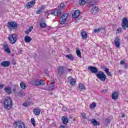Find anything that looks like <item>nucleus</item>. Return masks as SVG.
Returning <instances> with one entry per match:
<instances>
[{"label":"nucleus","instance_id":"nucleus-1","mask_svg":"<svg viewBox=\"0 0 128 128\" xmlns=\"http://www.w3.org/2000/svg\"><path fill=\"white\" fill-rule=\"evenodd\" d=\"M4 106L6 110H10L12 108V100L10 97L7 96L5 98Z\"/></svg>","mask_w":128,"mask_h":128},{"label":"nucleus","instance_id":"nucleus-44","mask_svg":"<svg viewBox=\"0 0 128 128\" xmlns=\"http://www.w3.org/2000/svg\"><path fill=\"white\" fill-rule=\"evenodd\" d=\"M54 83H51L50 84V90H54Z\"/></svg>","mask_w":128,"mask_h":128},{"label":"nucleus","instance_id":"nucleus-13","mask_svg":"<svg viewBox=\"0 0 128 128\" xmlns=\"http://www.w3.org/2000/svg\"><path fill=\"white\" fill-rule=\"evenodd\" d=\"M10 62L9 60L4 61L1 63V66H4V68H8V66H10Z\"/></svg>","mask_w":128,"mask_h":128},{"label":"nucleus","instance_id":"nucleus-47","mask_svg":"<svg viewBox=\"0 0 128 128\" xmlns=\"http://www.w3.org/2000/svg\"><path fill=\"white\" fill-rule=\"evenodd\" d=\"M4 86V84H2L0 83V90H2V88Z\"/></svg>","mask_w":128,"mask_h":128},{"label":"nucleus","instance_id":"nucleus-2","mask_svg":"<svg viewBox=\"0 0 128 128\" xmlns=\"http://www.w3.org/2000/svg\"><path fill=\"white\" fill-rule=\"evenodd\" d=\"M96 76H97L98 78L100 80L101 82H104L106 78V75L102 71H98L96 74Z\"/></svg>","mask_w":128,"mask_h":128},{"label":"nucleus","instance_id":"nucleus-43","mask_svg":"<svg viewBox=\"0 0 128 128\" xmlns=\"http://www.w3.org/2000/svg\"><path fill=\"white\" fill-rule=\"evenodd\" d=\"M33 29H34V27H33V26H30V27L28 28V32H32V30Z\"/></svg>","mask_w":128,"mask_h":128},{"label":"nucleus","instance_id":"nucleus-50","mask_svg":"<svg viewBox=\"0 0 128 128\" xmlns=\"http://www.w3.org/2000/svg\"><path fill=\"white\" fill-rule=\"evenodd\" d=\"M66 126H64V125H60V126H59V128H65Z\"/></svg>","mask_w":128,"mask_h":128},{"label":"nucleus","instance_id":"nucleus-40","mask_svg":"<svg viewBox=\"0 0 128 128\" xmlns=\"http://www.w3.org/2000/svg\"><path fill=\"white\" fill-rule=\"evenodd\" d=\"M100 30H102V28H99L98 29H94V32H100Z\"/></svg>","mask_w":128,"mask_h":128},{"label":"nucleus","instance_id":"nucleus-35","mask_svg":"<svg viewBox=\"0 0 128 128\" xmlns=\"http://www.w3.org/2000/svg\"><path fill=\"white\" fill-rule=\"evenodd\" d=\"M65 72L66 74H68V72H72V68H65Z\"/></svg>","mask_w":128,"mask_h":128},{"label":"nucleus","instance_id":"nucleus-26","mask_svg":"<svg viewBox=\"0 0 128 128\" xmlns=\"http://www.w3.org/2000/svg\"><path fill=\"white\" fill-rule=\"evenodd\" d=\"M24 40L26 42H30L32 39V38H30V36H24Z\"/></svg>","mask_w":128,"mask_h":128},{"label":"nucleus","instance_id":"nucleus-56","mask_svg":"<svg viewBox=\"0 0 128 128\" xmlns=\"http://www.w3.org/2000/svg\"><path fill=\"white\" fill-rule=\"evenodd\" d=\"M118 10H120L122 8H121L120 7H118Z\"/></svg>","mask_w":128,"mask_h":128},{"label":"nucleus","instance_id":"nucleus-53","mask_svg":"<svg viewBox=\"0 0 128 128\" xmlns=\"http://www.w3.org/2000/svg\"><path fill=\"white\" fill-rule=\"evenodd\" d=\"M16 88H14L13 89V92H14H14H16Z\"/></svg>","mask_w":128,"mask_h":128},{"label":"nucleus","instance_id":"nucleus-16","mask_svg":"<svg viewBox=\"0 0 128 128\" xmlns=\"http://www.w3.org/2000/svg\"><path fill=\"white\" fill-rule=\"evenodd\" d=\"M62 122L63 124H66L68 122V118L66 116H63L62 118Z\"/></svg>","mask_w":128,"mask_h":128},{"label":"nucleus","instance_id":"nucleus-28","mask_svg":"<svg viewBox=\"0 0 128 128\" xmlns=\"http://www.w3.org/2000/svg\"><path fill=\"white\" fill-rule=\"evenodd\" d=\"M66 58H68V60H74V56H72V54H68V55H66Z\"/></svg>","mask_w":128,"mask_h":128},{"label":"nucleus","instance_id":"nucleus-22","mask_svg":"<svg viewBox=\"0 0 128 128\" xmlns=\"http://www.w3.org/2000/svg\"><path fill=\"white\" fill-rule=\"evenodd\" d=\"M4 91L7 94H12V88L10 86H8L4 88Z\"/></svg>","mask_w":128,"mask_h":128},{"label":"nucleus","instance_id":"nucleus-8","mask_svg":"<svg viewBox=\"0 0 128 128\" xmlns=\"http://www.w3.org/2000/svg\"><path fill=\"white\" fill-rule=\"evenodd\" d=\"M62 10L58 9V10H57L55 8L52 12L51 14L55 16H62Z\"/></svg>","mask_w":128,"mask_h":128},{"label":"nucleus","instance_id":"nucleus-10","mask_svg":"<svg viewBox=\"0 0 128 128\" xmlns=\"http://www.w3.org/2000/svg\"><path fill=\"white\" fill-rule=\"evenodd\" d=\"M88 70L92 72V74H98V69L96 67L90 66L88 68Z\"/></svg>","mask_w":128,"mask_h":128},{"label":"nucleus","instance_id":"nucleus-24","mask_svg":"<svg viewBox=\"0 0 128 128\" xmlns=\"http://www.w3.org/2000/svg\"><path fill=\"white\" fill-rule=\"evenodd\" d=\"M34 113L36 116H39V114H40V108H35L34 110Z\"/></svg>","mask_w":128,"mask_h":128},{"label":"nucleus","instance_id":"nucleus-51","mask_svg":"<svg viewBox=\"0 0 128 128\" xmlns=\"http://www.w3.org/2000/svg\"><path fill=\"white\" fill-rule=\"evenodd\" d=\"M102 92H106V90H102Z\"/></svg>","mask_w":128,"mask_h":128},{"label":"nucleus","instance_id":"nucleus-52","mask_svg":"<svg viewBox=\"0 0 128 128\" xmlns=\"http://www.w3.org/2000/svg\"><path fill=\"white\" fill-rule=\"evenodd\" d=\"M66 52H70V48H68L66 49Z\"/></svg>","mask_w":128,"mask_h":128},{"label":"nucleus","instance_id":"nucleus-14","mask_svg":"<svg viewBox=\"0 0 128 128\" xmlns=\"http://www.w3.org/2000/svg\"><path fill=\"white\" fill-rule=\"evenodd\" d=\"M68 80H70V84L72 86H74L76 84V80L74 78H72V77L70 76L68 78Z\"/></svg>","mask_w":128,"mask_h":128},{"label":"nucleus","instance_id":"nucleus-39","mask_svg":"<svg viewBox=\"0 0 128 128\" xmlns=\"http://www.w3.org/2000/svg\"><path fill=\"white\" fill-rule=\"evenodd\" d=\"M96 106V104L95 103H92L90 105V108H94Z\"/></svg>","mask_w":128,"mask_h":128},{"label":"nucleus","instance_id":"nucleus-49","mask_svg":"<svg viewBox=\"0 0 128 128\" xmlns=\"http://www.w3.org/2000/svg\"><path fill=\"white\" fill-rule=\"evenodd\" d=\"M124 64V68H128V64L126 63H125Z\"/></svg>","mask_w":128,"mask_h":128},{"label":"nucleus","instance_id":"nucleus-15","mask_svg":"<svg viewBox=\"0 0 128 128\" xmlns=\"http://www.w3.org/2000/svg\"><path fill=\"white\" fill-rule=\"evenodd\" d=\"M99 10H100L98 9V8L96 6H94L91 10V12L93 14H98V12Z\"/></svg>","mask_w":128,"mask_h":128},{"label":"nucleus","instance_id":"nucleus-37","mask_svg":"<svg viewBox=\"0 0 128 128\" xmlns=\"http://www.w3.org/2000/svg\"><path fill=\"white\" fill-rule=\"evenodd\" d=\"M40 28H43L46 27V24L41 22L40 23Z\"/></svg>","mask_w":128,"mask_h":128},{"label":"nucleus","instance_id":"nucleus-18","mask_svg":"<svg viewBox=\"0 0 128 128\" xmlns=\"http://www.w3.org/2000/svg\"><path fill=\"white\" fill-rule=\"evenodd\" d=\"M102 68L104 69V72H105L106 74H107V76H112V74H110V70L106 68V66H104Z\"/></svg>","mask_w":128,"mask_h":128},{"label":"nucleus","instance_id":"nucleus-30","mask_svg":"<svg viewBox=\"0 0 128 128\" xmlns=\"http://www.w3.org/2000/svg\"><path fill=\"white\" fill-rule=\"evenodd\" d=\"M65 6H64V4L62 3L60 4V6L58 7V10H62H62L64 8Z\"/></svg>","mask_w":128,"mask_h":128},{"label":"nucleus","instance_id":"nucleus-57","mask_svg":"<svg viewBox=\"0 0 128 128\" xmlns=\"http://www.w3.org/2000/svg\"><path fill=\"white\" fill-rule=\"evenodd\" d=\"M22 52V49H20V52Z\"/></svg>","mask_w":128,"mask_h":128},{"label":"nucleus","instance_id":"nucleus-34","mask_svg":"<svg viewBox=\"0 0 128 128\" xmlns=\"http://www.w3.org/2000/svg\"><path fill=\"white\" fill-rule=\"evenodd\" d=\"M120 32H122V28L119 27L116 31V34H120Z\"/></svg>","mask_w":128,"mask_h":128},{"label":"nucleus","instance_id":"nucleus-31","mask_svg":"<svg viewBox=\"0 0 128 128\" xmlns=\"http://www.w3.org/2000/svg\"><path fill=\"white\" fill-rule=\"evenodd\" d=\"M76 54L78 58H82V53L80 52V50L78 49L76 51Z\"/></svg>","mask_w":128,"mask_h":128},{"label":"nucleus","instance_id":"nucleus-38","mask_svg":"<svg viewBox=\"0 0 128 128\" xmlns=\"http://www.w3.org/2000/svg\"><path fill=\"white\" fill-rule=\"evenodd\" d=\"M31 123L34 126H36V120H34V118H31Z\"/></svg>","mask_w":128,"mask_h":128},{"label":"nucleus","instance_id":"nucleus-46","mask_svg":"<svg viewBox=\"0 0 128 128\" xmlns=\"http://www.w3.org/2000/svg\"><path fill=\"white\" fill-rule=\"evenodd\" d=\"M126 64V61L122 60L120 62V64Z\"/></svg>","mask_w":128,"mask_h":128},{"label":"nucleus","instance_id":"nucleus-20","mask_svg":"<svg viewBox=\"0 0 128 128\" xmlns=\"http://www.w3.org/2000/svg\"><path fill=\"white\" fill-rule=\"evenodd\" d=\"M3 50L8 54H10V50L8 44H4Z\"/></svg>","mask_w":128,"mask_h":128},{"label":"nucleus","instance_id":"nucleus-25","mask_svg":"<svg viewBox=\"0 0 128 128\" xmlns=\"http://www.w3.org/2000/svg\"><path fill=\"white\" fill-rule=\"evenodd\" d=\"M81 36L82 40H86V38H88V34H86V32L84 31L81 32Z\"/></svg>","mask_w":128,"mask_h":128},{"label":"nucleus","instance_id":"nucleus-9","mask_svg":"<svg viewBox=\"0 0 128 128\" xmlns=\"http://www.w3.org/2000/svg\"><path fill=\"white\" fill-rule=\"evenodd\" d=\"M32 84V86H44L46 84V82H44L42 80H40V81H32L31 82Z\"/></svg>","mask_w":128,"mask_h":128},{"label":"nucleus","instance_id":"nucleus-55","mask_svg":"<svg viewBox=\"0 0 128 128\" xmlns=\"http://www.w3.org/2000/svg\"><path fill=\"white\" fill-rule=\"evenodd\" d=\"M124 116H124V114H122V118H124Z\"/></svg>","mask_w":128,"mask_h":128},{"label":"nucleus","instance_id":"nucleus-7","mask_svg":"<svg viewBox=\"0 0 128 128\" xmlns=\"http://www.w3.org/2000/svg\"><path fill=\"white\" fill-rule=\"evenodd\" d=\"M122 28L124 30H126V28H128V18H124L122 22Z\"/></svg>","mask_w":128,"mask_h":128},{"label":"nucleus","instance_id":"nucleus-23","mask_svg":"<svg viewBox=\"0 0 128 128\" xmlns=\"http://www.w3.org/2000/svg\"><path fill=\"white\" fill-rule=\"evenodd\" d=\"M118 93L116 92H114L112 94V100H118Z\"/></svg>","mask_w":128,"mask_h":128},{"label":"nucleus","instance_id":"nucleus-33","mask_svg":"<svg viewBox=\"0 0 128 128\" xmlns=\"http://www.w3.org/2000/svg\"><path fill=\"white\" fill-rule=\"evenodd\" d=\"M79 88L80 90H86V88H84V84H80Z\"/></svg>","mask_w":128,"mask_h":128},{"label":"nucleus","instance_id":"nucleus-3","mask_svg":"<svg viewBox=\"0 0 128 128\" xmlns=\"http://www.w3.org/2000/svg\"><path fill=\"white\" fill-rule=\"evenodd\" d=\"M7 26L10 30H16V28H18V24H16V22H8Z\"/></svg>","mask_w":128,"mask_h":128},{"label":"nucleus","instance_id":"nucleus-45","mask_svg":"<svg viewBox=\"0 0 128 128\" xmlns=\"http://www.w3.org/2000/svg\"><path fill=\"white\" fill-rule=\"evenodd\" d=\"M42 11L40 10V9L39 10H38L36 12V14H40L41 12H42Z\"/></svg>","mask_w":128,"mask_h":128},{"label":"nucleus","instance_id":"nucleus-17","mask_svg":"<svg viewBox=\"0 0 128 128\" xmlns=\"http://www.w3.org/2000/svg\"><path fill=\"white\" fill-rule=\"evenodd\" d=\"M35 4L36 0H32L30 2H28L26 6L28 8H32V6H34Z\"/></svg>","mask_w":128,"mask_h":128},{"label":"nucleus","instance_id":"nucleus-27","mask_svg":"<svg viewBox=\"0 0 128 128\" xmlns=\"http://www.w3.org/2000/svg\"><path fill=\"white\" fill-rule=\"evenodd\" d=\"M18 96L20 98H24V96H26V93H24V92L22 90H20L18 94Z\"/></svg>","mask_w":128,"mask_h":128},{"label":"nucleus","instance_id":"nucleus-41","mask_svg":"<svg viewBox=\"0 0 128 128\" xmlns=\"http://www.w3.org/2000/svg\"><path fill=\"white\" fill-rule=\"evenodd\" d=\"M22 106H26V108H27V106H30V102H24L22 104Z\"/></svg>","mask_w":128,"mask_h":128},{"label":"nucleus","instance_id":"nucleus-21","mask_svg":"<svg viewBox=\"0 0 128 128\" xmlns=\"http://www.w3.org/2000/svg\"><path fill=\"white\" fill-rule=\"evenodd\" d=\"M91 124H94V126H100V124L98 121L96 120V119H92L90 120Z\"/></svg>","mask_w":128,"mask_h":128},{"label":"nucleus","instance_id":"nucleus-36","mask_svg":"<svg viewBox=\"0 0 128 128\" xmlns=\"http://www.w3.org/2000/svg\"><path fill=\"white\" fill-rule=\"evenodd\" d=\"M46 5L42 6L40 7V10L42 12H44V10L46 9Z\"/></svg>","mask_w":128,"mask_h":128},{"label":"nucleus","instance_id":"nucleus-19","mask_svg":"<svg viewBox=\"0 0 128 128\" xmlns=\"http://www.w3.org/2000/svg\"><path fill=\"white\" fill-rule=\"evenodd\" d=\"M80 10H76L74 14H72V16L74 18H78L80 16Z\"/></svg>","mask_w":128,"mask_h":128},{"label":"nucleus","instance_id":"nucleus-6","mask_svg":"<svg viewBox=\"0 0 128 128\" xmlns=\"http://www.w3.org/2000/svg\"><path fill=\"white\" fill-rule=\"evenodd\" d=\"M68 14H64L62 16L60 17L59 22L60 24H65L66 22V18H68Z\"/></svg>","mask_w":128,"mask_h":128},{"label":"nucleus","instance_id":"nucleus-11","mask_svg":"<svg viewBox=\"0 0 128 128\" xmlns=\"http://www.w3.org/2000/svg\"><path fill=\"white\" fill-rule=\"evenodd\" d=\"M58 74L60 75L64 74V71L66 70V67L62 66H59L57 68Z\"/></svg>","mask_w":128,"mask_h":128},{"label":"nucleus","instance_id":"nucleus-42","mask_svg":"<svg viewBox=\"0 0 128 128\" xmlns=\"http://www.w3.org/2000/svg\"><path fill=\"white\" fill-rule=\"evenodd\" d=\"M81 116L84 120L86 119V116L84 113H81Z\"/></svg>","mask_w":128,"mask_h":128},{"label":"nucleus","instance_id":"nucleus-32","mask_svg":"<svg viewBox=\"0 0 128 128\" xmlns=\"http://www.w3.org/2000/svg\"><path fill=\"white\" fill-rule=\"evenodd\" d=\"M79 4L80 6H84L86 4V0H79Z\"/></svg>","mask_w":128,"mask_h":128},{"label":"nucleus","instance_id":"nucleus-54","mask_svg":"<svg viewBox=\"0 0 128 128\" xmlns=\"http://www.w3.org/2000/svg\"><path fill=\"white\" fill-rule=\"evenodd\" d=\"M118 72H119V74H121V72H122V70H118Z\"/></svg>","mask_w":128,"mask_h":128},{"label":"nucleus","instance_id":"nucleus-48","mask_svg":"<svg viewBox=\"0 0 128 128\" xmlns=\"http://www.w3.org/2000/svg\"><path fill=\"white\" fill-rule=\"evenodd\" d=\"M30 31H28V30H27L26 31H25V34H30Z\"/></svg>","mask_w":128,"mask_h":128},{"label":"nucleus","instance_id":"nucleus-4","mask_svg":"<svg viewBox=\"0 0 128 128\" xmlns=\"http://www.w3.org/2000/svg\"><path fill=\"white\" fill-rule=\"evenodd\" d=\"M8 40L10 41V44H16V40H18V36L16 34H12L9 36Z\"/></svg>","mask_w":128,"mask_h":128},{"label":"nucleus","instance_id":"nucleus-29","mask_svg":"<svg viewBox=\"0 0 128 128\" xmlns=\"http://www.w3.org/2000/svg\"><path fill=\"white\" fill-rule=\"evenodd\" d=\"M20 86L23 90H26V84L24 82H22L20 83Z\"/></svg>","mask_w":128,"mask_h":128},{"label":"nucleus","instance_id":"nucleus-5","mask_svg":"<svg viewBox=\"0 0 128 128\" xmlns=\"http://www.w3.org/2000/svg\"><path fill=\"white\" fill-rule=\"evenodd\" d=\"M24 123L22 120L15 122L14 124V128H24Z\"/></svg>","mask_w":128,"mask_h":128},{"label":"nucleus","instance_id":"nucleus-12","mask_svg":"<svg viewBox=\"0 0 128 128\" xmlns=\"http://www.w3.org/2000/svg\"><path fill=\"white\" fill-rule=\"evenodd\" d=\"M114 44L116 48H120V38H116L115 40H114Z\"/></svg>","mask_w":128,"mask_h":128}]
</instances>
